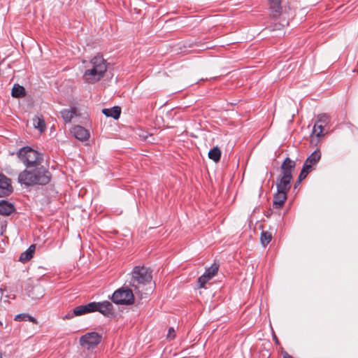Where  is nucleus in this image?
<instances>
[{
	"instance_id": "f257e3e1",
	"label": "nucleus",
	"mask_w": 358,
	"mask_h": 358,
	"mask_svg": "<svg viewBox=\"0 0 358 358\" xmlns=\"http://www.w3.org/2000/svg\"><path fill=\"white\" fill-rule=\"evenodd\" d=\"M50 172L43 165L26 169L18 176V182L25 186L45 185L51 179Z\"/></svg>"
},
{
	"instance_id": "f03ea898",
	"label": "nucleus",
	"mask_w": 358,
	"mask_h": 358,
	"mask_svg": "<svg viewBox=\"0 0 358 358\" xmlns=\"http://www.w3.org/2000/svg\"><path fill=\"white\" fill-rule=\"evenodd\" d=\"M83 80L87 83L93 84L99 81L107 71V62L101 55L94 56L85 66Z\"/></svg>"
},
{
	"instance_id": "7ed1b4c3",
	"label": "nucleus",
	"mask_w": 358,
	"mask_h": 358,
	"mask_svg": "<svg viewBox=\"0 0 358 358\" xmlns=\"http://www.w3.org/2000/svg\"><path fill=\"white\" fill-rule=\"evenodd\" d=\"M296 163L289 157H286L280 166V173L276 180L277 189L288 192L291 189L292 172Z\"/></svg>"
},
{
	"instance_id": "20e7f679",
	"label": "nucleus",
	"mask_w": 358,
	"mask_h": 358,
	"mask_svg": "<svg viewBox=\"0 0 358 358\" xmlns=\"http://www.w3.org/2000/svg\"><path fill=\"white\" fill-rule=\"evenodd\" d=\"M18 157L26 166V169L42 165L43 155L30 147H24L17 152Z\"/></svg>"
},
{
	"instance_id": "39448f33",
	"label": "nucleus",
	"mask_w": 358,
	"mask_h": 358,
	"mask_svg": "<svg viewBox=\"0 0 358 358\" xmlns=\"http://www.w3.org/2000/svg\"><path fill=\"white\" fill-rule=\"evenodd\" d=\"M152 280L151 272L145 266H136L131 272V278L129 285L134 287V290L138 289V285H145Z\"/></svg>"
},
{
	"instance_id": "423d86ee",
	"label": "nucleus",
	"mask_w": 358,
	"mask_h": 358,
	"mask_svg": "<svg viewBox=\"0 0 358 358\" xmlns=\"http://www.w3.org/2000/svg\"><path fill=\"white\" fill-rule=\"evenodd\" d=\"M111 300L116 304L128 306L134 303V296L130 288L122 287L114 292Z\"/></svg>"
},
{
	"instance_id": "0eeeda50",
	"label": "nucleus",
	"mask_w": 358,
	"mask_h": 358,
	"mask_svg": "<svg viewBox=\"0 0 358 358\" xmlns=\"http://www.w3.org/2000/svg\"><path fill=\"white\" fill-rule=\"evenodd\" d=\"M101 335L97 332H89L80 337V344L87 350L94 349L101 343Z\"/></svg>"
},
{
	"instance_id": "6e6552de",
	"label": "nucleus",
	"mask_w": 358,
	"mask_h": 358,
	"mask_svg": "<svg viewBox=\"0 0 358 358\" xmlns=\"http://www.w3.org/2000/svg\"><path fill=\"white\" fill-rule=\"evenodd\" d=\"M96 311L101 313L106 317H113L115 315L113 304L108 301L95 302Z\"/></svg>"
},
{
	"instance_id": "1a4fd4ad",
	"label": "nucleus",
	"mask_w": 358,
	"mask_h": 358,
	"mask_svg": "<svg viewBox=\"0 0 358 358\" xmlns=\"http://www.w3.org/2000/svg\"><path fill=\"white\" fill-rule=\"evenodd\" d=\"M218 268L219 265L216 264H214L210 267L208 268L205 273L198 279L199 287H204L205 284L217 274Z\"/></svg>"
},
{
	"instance_id": "9d476101",
	"label": "nucleus",
	"mask_w": 358,
	"mask_h": 358,
	"mask_svg": "<svg viewBox=\"0 0 358 358\" xmlns=\"http://www.w3.org/2000/svg\"><path fill=\"white\" fill-rule=\"evenodd\" d=\"M13 191L10 179L0 173V197L8 196Z\"/></svg>"
},
{
	"instance_id": "9b49d317",
	"label": "nucleus",
	"mask_w": 358,
	"mask_h": 358,
	"mask_svg": "<svg viewBox=\"0 0 358 358\" xmlns=\"http://www.w3.org/2000/svg\"><path fill=\"white\" fill-rule=\"evenodd\" d=\"M322 154L319 149L315 150L308 158L306 159L303 165H306L308 169L313 171L315 169L316 165L321 159Z\"/></svg>"
},
{
	"instance_id": "f8f14e48",
	"label": "nucleus",
	"mask_w": 358,
	"mask_h": 358,
	"mask_svg": "<svg viewBox=\"0 0 358 358\" xmlns=\"http://www.w3.org/2000/svg\"><path fill=\"white\" fill-rule=\"evenodd\" d=\"M288 192L277 189V192L273 196V206L275 208H281L287 200V194Z\"/></svg>"
},
{
	"instance_id": "ddd939ff",
	"label": "nucleus",
	"mask_w": 358,
	"mask_h": 358,
	"mask_svg": "<svg viewBox=\"0 0 358 358\" xmlns=\"http://www.w3.org/2000/svg\"><path fill=\"white\" fill-rule=\"evenodd\" d=\"M71 132L77 139L81 141H87L90 137L88 130L79 125L73 127Z\"/></svg>"
},
{
	"instance_id": "4468645a",
	"label": "nucleus",
	"mask_w": 358,
	"mask_h": 358,
	"mask_svg": "<svg viewBox=\"0 0 358 358\" xmlns=\"http://www.w3.org/2000/svg\"><path fill=\"white\" fill-rule=\"evenodd\" d=\"M95 302H90L86 305L79 306L75 308V314L78 316L96 312Z\"/></svg>"
},
{
	"instance_id": "2eb2a0df",
	"label": "nucleus",
	"mask_w": 358,
	"mask_h": 358,
	"mask_svg": "<svg viewBox=\"0 0 358 358\" xmlns=\"http://www.w3.org/2000/svg\"><path fill=\"white\" fill-rule=\"evenodd\" d=\"M15 210V207L11 203L6 200L0 201V215L8 216L12 214Z\"/></svg>"
},
{
	"instance_id": "dca6fc26",
	"label": "nucleus",
	"mask_w": 358,
	"mask_h": 358,
	"mask_svg": "<svg viewBox=\"0 0 358 358\" xmlns=\"http://www.w3.org/2000/svg\"><path fill=\"white\" fill-rule=\"evenodd\" d=\"M60 113L65 123L71 122V120L78 115V111L76 108H65Z\"/></svg>"
},
{
	"instance_id": "f3484780",
	"label": "nucleus",
	"mask_w": 358,
	"mask_h": 358,
	"mask_svg": "<svg viewBox=\"0 0 358 358\" xmlns=\"http://www.w3.org/2000/svg\"><path fill=\"white\" fill-rule=\"evenodd\" d=\"M271 14L273 17H277L280 15L281 12V0H268Z\"/></svg>"
},
{
	"instance_id": "a211bd4d",
	"label": "nucleus",
	"mask_w": 358,
	"mask_h": 358,
	"mask_svg": "<svg viewBox=\"0 0 358 358\" xmlns=\"http://www.w3.org/2000/svg\"><path fill=\"white\" fill-rule=\"evenodd\" d=\"M102 113L106 117H110L115 120H117L121 114V108L119 106H113L111 108H103Z\"/></svg>"
},
{
	"instance_id": "6ab92c4d",
	"label": "nucleus",
	"mask_w": 358,
	"mask_h": 358,
	"mask_svg": "<svg viewBox=\"0 0 358 358\" xmlns=\"http://www.w3.org/2000/svg\"><path fill=\"white\" fill-rule=\"evenodd\" d=\"M35 249H36L35 245H31L26 251L23 252L20 255L19 261L22 263H25V262H28L29 260H30L33 257V255L35 252Z\"/></svg>"
},
{
	"instance_id": "aec40b11",
	"label": "nucleus",
	"mask_w": 358,
	"mask_h": 358,
	"mask_svg": "<svg viewBox=\"0 0 358 358\" xmlns=\"http://www.w3.org/2000/svg\"><path fill=\"white\" fill-rule=\"evenodd\" d=\"M33 125L36 129H38L41 133L45 131L46 127L44 118L42 115H36L33 118Z\"/></svg>"
},
{
	"instance_id": "412c9836",
	"label": "nucleus",
	"mask_w": 358,
	"mask_h": 358,
	"mask_svg": "<svg viewBox=\"0 0 358 358\" xmlns=\"http://www.w3.org/2000/svg\"><path fill=\"white\" fill-rule=\"evenodd\" d=\"M11 95L15 98L23 97L25 96V89L19 84H15L12 89Z\"/></svg>"
},
{
	"instance_id": "4be33fe9",
	"label": "nucleus",
	"mask_w": 358,
	"mask_h": 358,
	"mask_svg": "<svg viewBox=\"0 0 358 358\" xmlns=\"http://www.w3.org/2000/svg\"><path fill=\"white\" fill-rule=\"evenodd\" d=\"M208 157L215 162H218L221 157L220 149L217 146H215L213 149L210 150L208 152Z\"/></svg>"
},
{
	"instance_id": "5701e85b",
	"label": "nucleus",
	"mask_w": 358,
	"mask_h": 358,
	"mask_svg": "<svg viewBox=\"0 0 358 358\" xmlns=\"http://www.w3.org/2000/svg\"><path fill=\"white\" fill-rule=\"evenodd\" d=\"M29 295L32 297L33 299H39L43 295V291L41 286L39 285H35L31 289L29 292Z\"/></svg>"
},
{
	"instance_id": "b1692460",
	"label": "nucleus",
	"mask_w": 358,
	"mask_h": 358,
	"mask_svg": "<svg viewBox=\"0 0 358 358\" xmlns=\"http://www.w3.org/2000/svg\"><path fill=\"white\" fill-rule=\"evenodd\" d=\"M272 240V234L271 233L267 231H262L260 236L261 243L265 247Z\"/></svg>"
},
{
	"instance_id": "393cba45",
	"label": "nucleus",
	"mask_w": 358,
	"mask_h": 358,
	"mask_svg": "<svg viewBox=\"0 0 358 358\" xmlns=\"http://www.w3.org/2000/svg\"><path fill=\"white\" fill-rule=\"evenodd\" d=\"M15 321H30L35 324L37 323V320L34 317H33L32 316H31L28 314H25V313L17 315L15 317Z\"/></svg>"
},
{
	"instance_id": "a878e982",
	"label": "nucleus",
	"mask_w": 358,
	"mask_h": 358,
	"mask_svg": "<svg viewBox=\"0 0 358 358\" xmlns=\"http://www.w3.org/2000/svg\"><path fill=\"white\" fill-rule=\"evenodd\" d=\"M323 124L315 123L312 131V136L315 135L317 138H320L323 136Z\"/></svg>"
},
{
	"instance_id": "bb28decb",
	"label": "nucleus",
	"mask_w": 358,
	"mask_h": 358,
	"mask_svg": "<svg viewBox=\"0 0 358 358\" xmlns=\"http://www.w3.org/2000/svg\"><path fill=\"white\" fill-rule=\"evenodd\" d=\"M311 171V169H308L306 165H303L302 169L298 178V182H301V181L304 180L307 177L308 174Z\"/></svg>"
},
{
	"instance_id": "cd10ccee",
	"label": "nucleus",
	"mask_w": 358,
	"mask_h": 358,
	"mask_svg": "<svg viewBox=\"0 0 358 358\" xmlns=\"http://www.w3.org/2000/svg\"><path fill=\"white\" fill-rule=\"evenodd\" d=\"M329 117L326 115H320L318 116L317 121L316 123H320L322 124L323 126L327 124Z\"/></svg>"
},
{
	"instance_id": "c85d7f7f",
	"label": "nucleus",
	"mask_w": 358,
	"mask_h": 358,
	"mask_svg": "<svg viewBox=\"0 0 358 358\" xmlns=\"http://www.w3.org/2000/svg\"><path fill=\"white\" fill-rule=\"evenodd\" d=\"M74 316H77L76 314H75V308L73 309V312H69L67 314H66L64 317H63V320H70V319H72Z\"/></svg>"
},
{
	"instance_id": "c756f323",
	"label": "nucleus",
	"mask_w": 358,
	"mask_h": 358,
	"mask_svg": "<svg viewBox=\"0 0 358 358\" xmlns=\"http://www.w3.org/2000/svg\"><path fill=\"white\" fill-rule=\"evenodd\" d=\"M282 358H294L291 355H289L287 352H284L282 353Z\"/></svg>"
},
{
	"instance_id": "7c9ffc66",
	"label": "nucleus",
	"mask_w": 358,
	"mask_h": 358,
	"mask_svg": "<svg viewBox=\"0 0 358 358\" xmlns=\"http://www.w3.org/2000/svg\"><path fill=\"white\" fill-rule=\"evenodd\" d=\"M273 338H274V340H275V343H276V344H278V343H279V341H278V338H277V337H276V336H275V335H274V336H273Z\"/></svg>"
},
{
	"instance_id": "2f4dec72",
	"label": "nucleus",
	"mask_w": 358,
	"mask_h": 358,
	"mask_svg": "<svg viewBox=\"0 0 358 358\" xmlns=\"http://www.w3.org/2000/svg\"><path fill=\"white\" fill-rule=\"evenodd\" d=\"M172 331H173V328H170L169 331V336L171 334V333H172Z\"/></svg>"
},
{
	"instance_id": "473e14b6",
	"label": "nucleus",
	"mask_w": 358,
	"mask_h": 358,
	"mask_svg": "<svg viewBox=\"0 0 358 358\" xmlns=\"http://www.w3.org/2000/svg\"><path fill=\"white\" fill-rule=\"evenodd\" d=\"M301 182H298V180L296 182L295 185H294V187L296 188L297 187V185H299Z\"/></svg>"
},
{
	"instance_id": "72a5a7b5",
	"label": "nucleus",
	"mask_w": 358,
	"mask_h": 358,
	"mask_svg": "<svg viewBox=\"0 0 358 358\" xmlns=\"http://www.w3.org/2000/svg\"><path fill=\"white\" fill-rule=\"evenodd\" d=\"M0 358H2V354L0 352Z\"/></svg>"
},
{
	"instance_id": "f704fd0d",
	"label": "nucleus",
	"mask_w": 358,
	"mask_h": 358,
	"mask_svg": "<svg viewBox=\"0 0 358 358\" xmlns=\"http://www.w3.org/2000/svg\"><path fill=\"white\" fill-rule=\"evenodd\" d=\"M2 324H3L2 322L0 321V325L2 326Z\"/></svg>"
}]
</instances>
